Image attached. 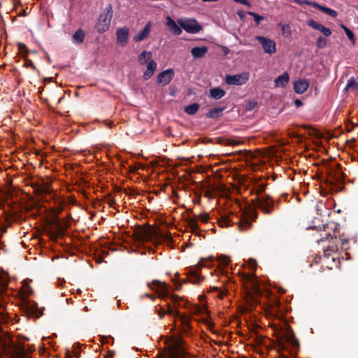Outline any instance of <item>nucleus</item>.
Listing matches in <instances>:
<instances>
[{"label":"nucleus","instance_id":"f257e3e1","mask_svg":"<svg viewBox=\"0 0 358 358\" xmlns=\"http://www.w3.org/2000/svg\"><path fill=\"white\" fill-rule=\"evenodd\" d=\"M284 326L285 330H283L281 326H278L275 324H272V328L276 333H282V335L278 336L279 348L282 350L289 351L292 356V357H289L288 356L283 355L281 358H294L299 350V342L292 328L286 324H284Z\"/></svg>","mask_w":358,"mask_h":358},{"label":"nucleus","instance_id":"f03ea898","mask_svg":"<svg viewBox=\"0 0 358 358\" xmlns=\"http://www.w3.org/2000/svg\"><path fill=\"white\" fill-rule=\"evenodd\" d=\"M252 204L255 207L261 210L265 214H271L275 209V202L268 194L257 195L252 200Z\"/></svg>","mask_w":358,"mask_h":358},{"label":"nucleus","instance_id":"7ed1b4c3","mask_svg":"<svg viewBox=\"0 0 358 358\" xmlns=\"http://www.w3.org/2000/svg\"><path fill=\"white\" fill-rule=\"evenodd\" d=\"M112 17L113 6L109 3L106 6L105 11L101 13L98 18L95 25V29L97 32L103 33L107 31L110 28Z\"/></svg>","mask_w":358,"mask_h":358},{"label":"nucleus","instance_id":"20e7f679","mask_svg":"<svg viewBox=\"0 0 358 358\" xmlns=\"http://www.w3.org/2000/svg\"><path fill=\"white\" fill-rule=\"evenodd\" d=\"M329 238V245L327 246V250L331 252H337L339 248L342 250H346L344 248L345 244H348L349 242L348 239H338L336 236L333 237L330 235V234H326L325 237L322 238L320 241L321 242H324L326 240Z\"/></svg>","mask_w":358,"mask_h":358},{"label":"nucleus","instance_id":"39448f33","mask_svg":"<svg viewBox=\"0 0 358 358\" xmlns=\"http://www.w3.org/2000/svg\"><path fill=\"white\" fill-rule=\"evenodd\" d=\"M178 24L187 33L196 34L202 29V26L193 18L178 20Z\"/></svg>","mask_w":358,"mask_h":358},{"label":"nucleus","instance_id":"423d86ee","mask_svg":"<svg viewBox=\"0 0 358 358\" xmlns=\"http://www.w3.org/2000/svg\"><path fill=\"white\" fill-rule=\"evenodd\" d=\"M249 80V73L243 72L236 75H227L225 77V83L230 85H242L246 83Z\"/></svg>","mask_w":358,"mask_h":358},{"label":"nucleus","instance_id":"0eeeda50","mask_svg":"<svg viewBox=\"0 0 358 358\" xmlns=\"http://www.w3.org/2000/svg\"><path fill=\"white\" fill-rule=\"evenodd\" d=\"M255 39L261 44L265 53L273 55L275 52L276 44L273 40L262 36H257Z\"/></svg>","mask_w":358,"mask_h":358},{"label":"nucleus","instance_id":"6e6552de","mask_svg":"<svg viewBox=\"0 0 358 358\" xmlns=\"http://www.w3.org/2000/svg\"><path fill=\"white\" fill-rule=\"evenodd\" d=\"M173 76L174 71L172 69H168L159 73L157 82L159 85L165 86L171 83Z\"/></svg>","mask_w":358,"mask_h":358},{"label":"nucleus","instance_id":"1a4fd4ad","mask_svg":"<svg viewBox=\"0 0 358 358\" xmlns=\"http://www.w3.org/2000/svg\"><path fill=\"white\" fill-rule=\"evenodd\" d=\"M129 32V29L126 27L118 28L116 31L117 43L124 46L128 42Z\"/></svg>","mask_w":358,"mask_h":358},{"label":"nucleus","instance_id":"9d476101","mask_svg":"<svg viewBox=\"0 0 358 358\" xmlns=\"http://www.w3.org/2000/svg\"><path fill=\"white\" fill-rule=\"evenodd\" d=\"M307 24L311 28L322 32L324 36H329L331 34V31L330 29L325 27L322 24H320L313 20H308L307 21Z\"/></svg>","mask_w":358,"mask_h":358},{"label":"nucleus","instance_id":"9b49d317","mask_svg":"<svg viewBox=\"0 0 358 358\" xmlns=\"http://www.w3.org/2000/svg\"><path fill=\"white\" fill-rule=\"evenodd\" d=\"M309 87V83L306 79H301L296 80L294 84V89L296 93L303 94Z\"/></svg>","mask_w":358,"mask_h":358},{"label":"nucleus","instance_id":"f8f14e48","mask_svg":"<svg viewBox=\"0 0 358 358\" xmlns=\"http://www.w3.org/2000/svg\"><path fill=\"white\" fill-rule=\"evenodd\" d=\"M166 25L172 34L176 36H179L182 33L181 27L170 17H166Z\"/></svg>","mask_w":358,"mask_h":358},{"label":"nucleus","instance_id":"ddd939ff","mask_svg":"<svg viewBox=\"0 0 358 358\" xmlns=\"http://www.w3.org/2000/svg\"><path fill=\"white\" fill-rule=\"evenodd\" d=\"M146 67H147V69L144 72V74H143V78L145 80H148L149 78H150L153 76L154 72H155V71L157 69V63L155 62V61L154 59H150L147 62Z\"/></svg>","mask_w":358,"mask_h":358},{"label":"nucleus","instance_id":"4468645a","mask_svg":"<svg viewBox=\"0 0 358 358\" xmlns=\"http://www.w3.org/2000/svg\"><path fill=\"white\" fill-rule=\"evenodd\" d=\"M151 29V22H148L145 27L143 28V31H141L138 34H136L134 36V41L136 42H140L143 41L145 38H146L150 32Z\"/></svg>","mask_w":358,"mask_h":358},{"label":"nucleus","instance_id":"2eb2a0df","mask_svg":"<svg viewBox=\"0 0 358 358\" xmlns=\"http://www.w3.org/2000/svg\"><path fill=\"white\" fill-rule=\"evenodd\" d=\"M206 46L194 47L191 50V54L194 59L202 58L208 52Z\"/></svg>","mask_w":358,"mask_h":358},{"label":"nucleus","instance_id":"dca6fc26","mask_svg":"<svg viewBox=\"0 0 358 358\" xmlns=\"http://www.w3.org/2000/svg\"><path fill=\"white\" fill-rule=\"evenodd\" d=\"M243 280L250 284V287L254 292L259 291L257 276L253 274H244Z\"/></svg>","mask_w":358,"mask_h":358},{"label":"nucleus","instance_id":"f3484780","mask_svg":"<svg viewBox=\"0 0 358 358\" xmlns=\"http://www.w3.org/2000/svg\"><path fill=\"white\" fill-rule=\"evenodd\" d=\"M289 80V74L287 72H284L281 76H278L275 80V85L277 87H285Z\"/></svg>","mask_w":358,"mask_h":358},{"label":"nucleus","instance_id":"a211bd4d","mask_svg":"<svg viewBox=\"0 0 358 358\" xmlns=\"http://www.w3.org/2000/svg\"><path fill=\"white\" fill-rule=\"evenodd\" d=\"M210 97L215 100L220 99L226 94V92L220 87H213L209 91Z\"/></svg>","mask_w":358,"mask_h":358},{"label":"nucleus","instance_id":"6ab92c4d","mask_svg":"<svg viewBox=\"0 0 358 358\" xmlns=\"http://www.w3.org/2000/svg\"><path fill=\"white\" fill-rule=\"evenodd\" d=\"M178 318L180 319L182 326V331L188 333L191 330V325L189 323L190 317L185 315H180Z\"/></svg>","mask_w":358,"mask_h":358},{"label":"nucleus","instance_id":"aec40b11","mask_svg":"<svg viewBox=\"0 0 358 358\" xmlns=\"http://www.w3.org/2000/svg\"><path fill=\"white\" fill-rule=\"evenodd\" d=\"M346 91L355 92L358 95V82L356 81L354 77H351L348 80L345 87Z\"/></svg>","mask_w":358,"mask_h":358},{"label":"nucleus","instance_id":"412c9836","mask_svg":"<svg viewBox=\"0 0 358 358\" xmlns=\"http://www.w3.org/2000/svg\"><path fill=\"white\" fill-rule=\"evenodd\" d=\"M224 110V107L222 108H214L210 109L206 114L207 117L216 119L222 115V112Z\"/></svg>","mask_w":358,"mask_h":358},{"label":"nucleus","instance_id":"4be33fe9","mask_svg":"<svg viewBox=\"0 0 358 358\" xmlns=\"http://www.w3.org/2000/svg\"><path fill=\"white\" fill-rule=\"evenodd\" d=\"M203 277L199 275L197 271L191 272L188 276V281L192 284H199L203 280Z\"/></svg>","mask_w":358,"mask_h":358},{"label":"nucleus","instance_id":"5701e85b","mask_svg":"<svg viewBox=\"0 0 358 358\" xmlns=\"http://www.w3.org/2000/svg\"><path fill=\"white\" fill-rule=\"evenodd\" d=\"M199 109V104L197 103H194L189 104L185 107V112L188 115H194L195 114Z\"/></svg>","mask_w":358,"mask_h":358},{"label":"nucleus","instance_id":"b1692460","mask_svg":"<svg viewBox=\"0 0 358 358\" xmlns=\"http://www.w3.org/2000/svg\"><path fill=\"white\" fill-rule=\"evenodd\" d=\"M252 225V224L251 221H250L248 218H244L240 221L238 224V228L240 231H244L250 229Z\"/></svg>","mask_w":358,"mask_h":358},{"label":"nucleus","instance_id":"393cba45","mask_svg":"<svg viewBox=\"0 0 358 358\" xmlns=\"http://www.w3.org/2000/svg\"><path fill=\"white\" fill-rule=\"evenodd\" d=\"M152 57V53L150 52H148L146 50H143L138 57V61L141 64H145L147 60L149 61Z\"/></svg>","mask_w":358,"mask_h":358},{"label":"nucleus","instance_id":"a878e982","mask_svg":"<svg viewBox=\"0 0 358 358\" xmlns=\"http://www.w3.org/2000/svg\"><path fill=\"white\" fill-rule=\"evenodd\" d=\"M73 40L78 43H82L85 39V32L82 29L77 30L73 35Z\"/></svg>","mask_w":358,"mask_h":358},{"label":"nucleus","instance_id":"bb28decb","mask_svg":"<svg viewBox=\"0 0 358 358\" xmlns=\"http://www.w3.org/2000/svg\"><path fill=\"white\" fill-rule=\"evenodd\" d=\"M315 8L323 11L324 13L329 15L331 17L337 16V12L334 10L329 8H327V7H325V6H323L321 5H316V6L315 5Z\"/></svg>","mask_w":358,"mask_h":358},{"label":"nucleus","instance_id":"cd10ccee","mask_svg":"<svg viewBox=\"0 0 358 358\" xmlns=\"http://www.w3.org/2000/svg\"><path fill=\"white\" fill-rule=\"evenodd\" d=\"M150 237V232L145 229H141L137 234L136 238L140 241H148Z\"/></svg>","mask_w":358,"mask_h":358},{"label":"nucleus","instance_id":"c85d7f7f","mask_svg":"<svg viewBox=\"0 0 358 358\" xmlns=\"http://www.w3.org/2000/svg\"><path fill=\"white\" fill-rule=\"evenodd\" d=\"M280 311V301L275 299L271 302V314H278Z\"/></svg>","mask_w":358,"mask_h":358},{"label":"nucleus","instance_id":"c756f323","mask_svg":"<svg viewBox=\"0 0 358 358\" xmlns=\"http://www.w3.org/2000/svg\"><path fill=\"white\" fill-rule=\"evenodd\" d=\"M1 292H3L8 287V280L5 274H0Z\"/></svg>","mask_w":358,"mask_h":358},{"label":"nucleus","instance_id":"7c9ffc66","mask_svg":"<svg viewBox=\"0 0 358 358\" xmlns=\"http://www.w3.org/2000/svg\"><path fill=\"white\" fill-rule=\"evenodd\" d=\"M341 28L344 30L348 38L354 43L355 42V37L353 32L344 24H341Z\"/></svg>","mask_w":358,"mask_h":358},{"label":"nucleus","instance_id":"2f4dec72","mask_svg":"<svg viewBox=\"0 0 358 358\" xmlns=\"http://www.w3.org/2000/svg\"><path fill=\"white\" fill-rule=\"evenodd\" d=\"M188 226L190 228L192 232L196 233V231L199 230V226L197 221L194 219L190 218L188 220Z\"/></svg>","mask_w":358,"mask_h":358},{"label":"nucleus","instance_id":"473e14b6","mask_svg":"<svg viewBox=\"0 0 358 358\" xmlns=\"http://www.w3.org/2000/svg\"><path fill=\"white\" fill-rule=\"evenodd\" d=\"M213 262V259L211 258L209 259H201L199 262V268L200 267H209L211 266V263Z\"/></svg>","mask_w":358,"mask_h":358},{"label":"nucleus","instance_id":"72a5a7b5","mask_svg":"<svg viewBox=\"0 0 358 358\" xmlns=\"http://www.w3.org/2000/svg\"><path fill=\"white\" fill-rule=\"evenodd\" d=\"M17 48H18V50L19 52L24 55V57H27V55H28V50L27 48V46L24 43H19L17 44Z\"/></svg>","mask_w":358,"mask_h":358},{"label":"nucleus","instance_id":"f704fd0d","mask_svg":"<svg viewBox=\"0 0 358 358\" xmlns=\"http://www.w3.org/2000/svg\"><path fill=\"white\" fill-rule=\"evenodd\" d=\"M316 45L318 48H324L327 45V40L322 36H319L316 41Z\"/></svg>","mask_w":358,"mask_h":358},{"label":"nucleus","instance_id":"c9c22d12","mask_svg":"<svg viewBox=\"0 0 358 358\" xmlns=\"http://www.w3.org/2000/svg\"><path fill=\"white\" fill-rule=\"evenodd\" d=\"M248 14L250 16L253 17L254 20L257 25H258L261 22V21H262L264 19V17L263 16H261L254 12H248Z\"/></svg>","mask_w":358,"mask_h":358},{"label":"nucleus","instance_id":"e433bc0d","mask_svg":"<svg viewBox=\"0 0 358 358\" xmlns=\"http://www.w3.org/2000/svg\"><path fill=\"white\" fill-rule=\"evenodd\" d=\"M294 1L298 3L299 5H303V4H306V5H308V6H312L313 7L315 8V5H320L319 3H317V2H314V1H308V0H294Z\"/></svg>","mask_w":358,"mask_h":358},{"label":"nucleus","instance_id":"4c0bfd02","mask_svg":"<svg viewBox=\"0 0 358 358\" xmlns=\"http://www.w3.org/2000/svg\"><path fill=\"white\" fill-rule=\"evenodd\" d=\"M151 284L155 287H157L159 289H162V290L166 289V285L164 282H162L158 280H152Z\"/></svg>","mask_w":358,"mask_h":358},{"label":"nucleus","instance_id":"58836bf2","mask_svg":"<svg viewBox=\"0 0 358 358\" xmlns=\"http://www.w3.org/2000/svg\"><path fill=\"white\" fill-rule=\"evenodd\" d=\"M38 191L42 193V194H50L51 192H52V189L50 188V187L48 185H45L42 187H40L38 188Z\"/></svg>","mask_w":358,"mask_h":358},{"label":"nucleus","instance_id":"ea45409f","mask_svg":"<svg viewBox=\"0 0 358 358\" xmlns=\"http://www.w3.org/2000/svg\"><path fill=\"white\" fill-rule=\"evenodd\" d=\"M182 340L180 338H176L172 341L173 348L175 350H178L180 348Z\"/></svg>","mask_w":358,"mask_h":358},{"label":"nucleus","instance_id":"a19ab883","mask_svg":"<svg viewBox=\"0 0 358 358\" xmlns=\"http://www.w3.org/2000/svg\"><path fill=\"white\" fill-rule=\"evenodd\" d=\"M218 260L225 266L229 265L231 262V259L227 256H221Z\"/></svg>","mask_w":358,"mask_h":358},{"label":"nucleus","instance_id":"79ce46f5","mask_svg":"<svg viewBox=\"0 0 358 358\" xmlns=\"http://www.w3.org/2000/svg\"><path fill=\"white\" fill-rule=\"evenodd\" d=\"M166 313L169 315H173L175 317H178L180 315V313L178 310H174L171 307L169 308Z\"/></svg>","mask_w":358,"mask_h":358},{"label":"nucleus","instance_id":"37998d69","mask_svg":"<svg viewBox=\"0 0 358 358\" xmlns=\"http://www.w3.org/2000/svg\"><path fill=\"white\" fill-rule=\"evenodd\" d=\"M224 143L225 145H237L238 144L241 143L240 141H234V140H232V139H224Z\"/></svg>","mask_w":358,"mask_h":358},{"label":"nucleus","instance_id":"c03bdc74","mask_svg":"<svg viewBox=\"0 0 358 358\" xmlns=\"http://www.w3.org/2000/svg\"><path fill=\"white\" fill-rule=\"evenodd\" d=\"M266 187V185H265V184L259 185L257 186V194H259L260 193L264 192L265 191Z\"/></svg>","mask_w":358,"mask_h":358},{"label":"nucleus","instance_id":"a18cd8bd","mask_svg":"<svg viewBox=\"0 0 358 358\" xmlns=\"http://www.w3.org/2000/svg\"><path fill=\"white\" fill-rule=\"evenodd\" d=\"M209 217L208 214H200L199 220L203 222H207L208 221Z\"/></svg>","mask_w":358,"mask_h":358},{"label":"nucleus","instance_id":"49530a36","mask_svg":"<svg viewBox=\"0 0 358 358\" xmlns=\"http://www.w3.org/2000/svg\"><path fill=\"white\" fill-rule=\"evenodd\" d=\"M355 138H352L346 141V144L348 145L350 148H353L355 146Z\"/></svg>","mask_w":358,"mask_h":358},{"label":"nucleus","instance_id":"de8ad7c7","mask_svg":"<svg viewBox=\"0 0 358 358\" xmlns=\"http://www.w3.org/2000/svg\"><path fill=\"white\" fill-rule=\"evenodd\" d=\"M250 268L252 270L255 271L257 267V263L255 260L254 259H250Z\"/></svg>","mask_w":358,"mask_h":358},{"label":"nucleus","instance_id":"09e8293b","mask_svg":"<svg viewBox=\"0 0 358 358\" xmlns=\"http://www.w3.org/2000/svg\"><path fill=\"white\" fill-rule=\"evenodd\" d=\"M25 66L27 67H31L33 69H36V66H34V63L32 62L31 60L30 59H26V64Z\"/></svg>","mask_w":358,"mask_h":358},{"label":"nucleus","instance_id":"8fccbe9b","mask_svg":"<svg viewBox=\"0 0 358 358\" xmlns=\"http://www.w3.org/2000/svg\"><path fill=\"white\" fill-rule=\"evenodd\" d=\"M235 2L240 3L245 6H250V3L248 2V0H234Z\"/></svg>","mask_w":358,"mask_h":358},{"label":"nucleus","instance_id":"3c124183","mask_svg":"<svg viewBox=\"0 0 358 358\" xmlns=\"http://www.w3.org/2000/svg\"><path fill=\"white\" fill-rule=\"evenodd\" d=\"M204 196L206 197H208V198H212L213 197V193H212V191L210 189H207L205 193H204Z\"/></svg>","mask_w":358,"mask_h":358},{"label":"nucleus","instance_id":"603ef678","mask_svg":"<svg viewBox=\"0 0 358 358\" xmlns=\"http://www.w3.org/2000/svg\"><path fill=\"white\" fill-rule=\"evenodd\" d=\"M294 104L296 107L299 108L303 105V102L300 99H295Z\"/></svg>","mask_w":358,"mask_h":358},{"label":"nucleus","instance_id":"864d4df0","mask_svg":"<svg viewBox=\"0 0 358 358\" xmlns=\"http://www.w3.org/2000/svg\"><path fill=\"white\" fill-rule=\"evenodd\" d=\"M250 217H252V220H256L257 217V213L255 210H251Z\"/></svg>","mask_w":358,"mask_h":358},{"label":"nucleus","instance_id":"5fc2aeb1","mask_svg":"<svg viewBox=\"0 0 358 358\" xmlns=\"http://www.w3.org/2000/svg\"><path fill=\"white\" fill-rule=\"evenodd\" d=\"M220 222L221 227L229 226V223H228L227 219H224V220L220 221Z\"/></svg>","mask_w":358,"mask_h":358},{"label":"nucleus","instance_id":"6e6d98bb","mask_svg":"<svg viewBox=\"0 0 358 358\" xmlns=\"http://www.w3.org/2000/svg\"><path fill=\"white\" fill-rule=\"evenodd\" d=\"M129 169H130V171L136 172L138 169V167L136 165H133V166H130Z\"/></svg>","mask_w":358,"mask_h":358},{"label":"nucleus","instance_id":"4d7b16f0","mask_svg":"<svg viewBox=\"0 0 358 358\" xmlns=\"http://www.w3.org/2000/svg\"><path fill=\"white\" fill-rule=\"evenodd\" d=\"M166 314V311L160 310L158 313L160 319H162Z\"/></svg>","mask_w":358,"mask_h":358},{"label":"nucleus","instance_id":"13d9d810","mask_svg":"<svg viewBox=\"0 0 358 358\" xmlns=\"http://www.w3.org/2000/svg\"><path fill=\"white\" fill-rule=\"evenodd\" d=\"M115 203V201L113 199H110L108 201V204L110 207L113 206V204Z\"/></svg>","mask_w":358,"mask_h":358},{"label":"nucleus","instance_id":"bf43d9fd","mask_svg":"<svg viewBox=\"0 0 358 358\" xmlns=\"http://www.w3.org/2000/svg\"><path fill=\"white\" fill-rule=\"evenodd\" d=\"M113 355H114V352L110 351L108 358H113Z\"/></svg>","mask_w":358,"mask_h":358},{"label":"nucleus","instance_id":"052dcab7","mask_svg":"<svg viewBox=\"0 0 358 358\" xmlns=\"http://www.w3.org/2000/svg\"><path fill=\"white\" fill-rule=\"evenodd\" d=\"M145 296L146 297H148V298H149V299H152V300H154V297H153L152 295L149 294H145Z\"/></svg>","mask_w":358,"mask_h":358},{"label":"nucleus","instance_id":"680f3d73","mask_svg":"<svg viewBox=\"0 0 358 358\" xmlns=\"http://www.w3.org/2000/svg\"><path fill=\"white\" fill-rule=\"evenodd\" d=\"M176 289H179L180 288V287L182 286V283L180 282V283H176Z\"/></svg>","mask_w":358,"mask_h":358},{"label":"nucleus","instance_id":"e2e57ef3","mask_svg":"<svg viewBox=\"0 0 358 358\" xmlns=\"http://www.w3.org/2000/svg\"><path fill=\"white\" fill-rule=\"evenodd\" d=\"M179 299V297L178 296H173V300L175 303L177 302V301Z\"/></svg>","mask_w":358,"mask_h":358},{"label":"nucleus","instance_id":"0e129e2a","mask_svg":"<svg viewBox=\"0 0 358 358\" xmlns=\"http://www.w3.org/2000/svg\"><path fill=\"white\" fill-rule=\"evenodd\" d=\"M202 1L204 2H207V1H218L219 0H202Z\"/></svg>","mask_w":358,"mask_h":358},{"label":"nucleus","instance_id":"69168bd1","mask_svg":"<svg viewBox=\"0 0 358 358\" xmlns=\"http://www.w3.org/2000/svg\"><path fill=\"white\" fill-rule=\"evenodd\" d=\"M84 310H85V312L88 311V308H87V306H85V308H84Z\"/></svg>","mask_w":358,"mask_h":358},{"label":"nucleus","instance_id":"338daca9","mask_svg":"<svg viewBox=\"0 0 358 358\" xmlns=\"http://www.w3.org/2000/svg\"><path fill=\"white\" fill-rule=\"evenodd\" d=\"M166 236V238H167V239H171V238L169 236H168V235H167V236Z\"/></svg>","mask_w":358,"mask_h":358},{"label":"nucleus","instance_id":"774afa93","mask_svg":"<svg viewBox=\"0 0 358 358\" xmlns=\"http://www.w3.org/2000/svg\"><path fill=\"white\" fill-rule=\"evenodd\" d=\"M250 106H251L250 108H254V105H252V104H250Z\"/></svg>","mask_w":358,"mask_h":358}]
</instances>
